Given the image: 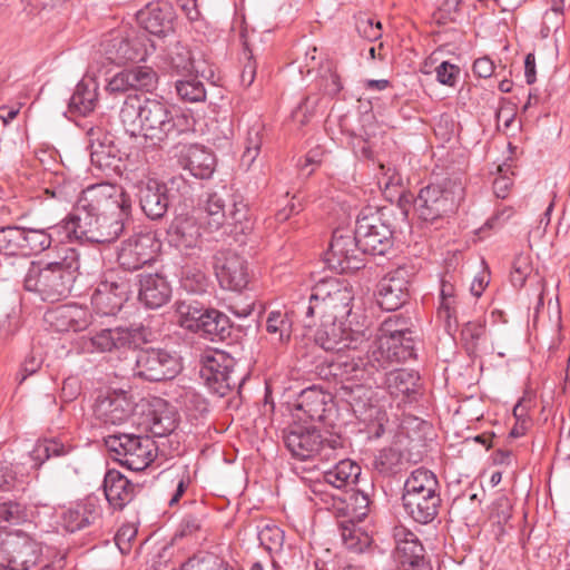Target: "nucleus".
I'll use <instances>...</instances> for the list:
<instances>
[{
  "label": "nucleus",
  "mask_w": 570,
  "mask_h": 570,
  "mask_svg": "<svg viewBox=\"0 0 570 570\" xmlns=\"http://www.w3.org/2000/svg\"><path fill=\"white\" fill-rule=\"evenodd\" d=\"M80 268L79 253L71 247L62 248L59 261L45 266L31 264L24 277V288L39 293L43 299L58 301L69 294Z\"/></svg>",
  "instance_id": "1"
},
{
  "label": "nucleus",
  "mask_w": 570,
  "mask_h": 570,
  "mask_svg": "<svg viewBox=\"0 0 570 570\" xmlns=\"http://www.w3.org/2000/svg\"><path fill=\"white\" fill-rule=\"evenodd\" d=\"M203 212V224L209 233L245 234L252 228L247 205L225 187L207 194Z\"/></svg>",
  "instance_id": "2"
},
{
  "label": "nucleus",
  "mask_w": 570,
  "mask_h": 570,
  "mask_svg": "<svg viewBox=\"0 0 570 570\" xmlns=\"http://www.w3.org/2000/svg\"><path fill=\"white\" fill-rule=\"evenodd\" d=\"M464 197L465 187L460 177L444 178L421 188L413 208L421 220L432 223L454 212Z\"/></svg>",
  "instance_id": "3"
},
{
  "label": "nucleus",
  "mask_w": 570,
  "mask_h": 570,
  "mask_svg": "<svg viewBox=\"0 0 570 570\" xmlns=\"http://www.w3.org/2000/svg\"><path fill=\"white\" fill-rule=\"evenodd\" d=\"M352 288L346 282L326 278L316 283L303 308L306 318L318 315L321 318L346 320L352 312Z\"/></svg>",
  "instance_id": "4"
},
{
  "label": "nucleus",
  "mask_w": 570,
  "mask_h": 570,
  "mask_svg": "<svg viewBox=\"0 0 570 570\" xmlns=\"http://www.w3.org/2000/svg\"><path fill=\"white\" fill-rule=\"evenodd\" d=\"M115 461L132 471H142L156 459L157 444L148 435L117 433L105 439Z\"/></svg>",
  "instance_id": "5"
},
{
  "label": "nucleus",
  "mask_w": 570,
  "mask_h": 570,
  "mask_svg": "<svg viewBox=\"0 0 570 570\" xmlns=\"http://www.w3.org/2000/svg\"><path fill=\"white\" fill-rule=\"evenodd\" d=\"M140 132L154 144L175 138L185 131L187 119L169 105L157 99H145Z\"/></svg>",
  "instance_id": "6"
},
{
  "label": "nucleus",
  "mask_w": 570,
  "mask_h": 570,
  "mask_svg": "<svg viewBox=\"0 0 570 570\" xmlns=\"http://www.w3.org/2000/svg\"><path fill=\"white\" fill-rule=\"evenodd\" d=\"M176 313L180 326L202 333L212 341L223 340L229 330L228 317L217 309L204 307L196 301H179Z\"/></svg>",
  "instance_id": "7"
},
{
  "label": "nucleus",
  "mask_w": 570,
  "mask_h": 570,
  "mask_svg": "<svg viewBox=\"0 0 570 570\" xmlns=\"http://www.w3.org/2000/svg\"><path fill=\"white\" fill-rule=\"evenodd\" d=\"M101 46L106 59L116 65L145 61L149 55L160 47L155 40L149 39L146 33L136 31H115L104 40Z\"/></svg>",
  "instance_id": "8"
},
{
  "label": "nucleus",
  "mask_w": 570,
  "mask_h": 570,
  "mask_svg": "<svg viewBox=\"0 0 570 570\" xmlns=\"http://www.w3.org/2000/svg\"><path fill=\"white\" fill-rule=\"evenodd\" d=\"M131 293V278L121 272L109 271L104 274L91 295L92 308L104 316L116 315Z\"/></svg>",
  "instance_id": "9"
},
{
  "label": "nucleus",
  "mask_w": 570,
  "mask_h": 570,
  "mask_svg": "<svg viewBox=\"0 0 570 570\" xmlns=\"http://www.w3.org/2000/svg\"><path fill=\"white\" fill-rule=\"evenodd\" d=\"M355 233L364 253L384 255L393 246L391 226L379 210H362L356 219Z\"/></svg>",
  "instance_id": "10"
},
{
  "label": "nucleus",
  "mask_w": 570,
  "mask_h": 570,
  "mask_svg": "<svg viewBox=\"0 0 570 570\" xmlns=\"http://www.w3.org/2000/svg\"><path fill=\"white\" fill-rule=\"evenodd\" d=\"M78 202L99 215L129 214L131 202L122 187L100 183L82 190Z\"/></svg>",
  "instance_id": "11"
},
{
  "label": "nucleus",
  "mask_w": 570,
  "mask_h": 570,
  "mask_svg": "<svg viewBox=\"0 0 570 570\" xmlns=\"http://www.w3.org/2000/svg\"><path fill=\"white\" fill-rule=\"evenodd\" d=\"M361 243L356 233L347 228H337L333 233L326 256L328 266L338 273H352L364 266Z\"/></svg>",
  "instance_id": "12"
},
{
  "label": "nucleus",
  "mask_w": 570,
  "mask_h": 570,
  "mask_svg": "<svg viewBox=\"0 0 570 570\" xmlns=\"http://www.w3.org/2000/svg\"><path fill=\"white\" fill-rule=\"evenodd\" d=\"M140 338L139 328H101L79 337L77 344L82 353H106L136 346Z\"/></svg>",
  "instance_id": "13"
},
{
  "label": "nucleus",
  "mask_w": 570,
  "mask_h": 570,
  "mask_svg": "<svg viewBox=\"0 0 570 570\" xmlns=\"http://www.w3.org/2000/svg\"><path fill=\"white\" fill-rule=\"evenodd\" d=\"M40 556V544L23 532L9 533L0 543V563L9 570H29Z\"/></svg>",
  "instance_id": "14"
},
{
  "label": "nucleus",
  "mask_w": 570,
  "mask_h": 570,
  "mask_svg": "<svg viewBox=\"0 0 570 570\" xmlns=\"http://www.w3.org/2000/svg\"><path fill=\"white\" fill-rule=\"evenodd\" d=\"M416 271L414 265L404 264L389 272L380 282L379 305L386 311L403 306L410 297V286Z\"/></svg>",
  "instance_id": "15"
},
{
  "label": "nucleus",
  "mask_w": 570,
  "mask_h": 570,
  "mask_svg": "<svg viewBox=\"0 0 570 570\" xmlns=\"http://www.w3.org/2000/svg\"><path fill=\"white\" fill-rule=\"evenodd\" d=\"M132 371L135 376L159 382L175 377L179 371V363L166 350L150 347L137 352Z\"/></svg>",
  "instance_id": "16"
},
{
  "label": "nucleus",
  "mask_w": 570,
  "mask_h": 570,
  "mask_svg": "<svg viewBox=\"0 0 570 570\" xmlns=\"http://www.w3.org/2000/svg\"><path fill=\"white\" fill-rule=\"evenodd\" d=\"M233 367L234 360L216 351L203 356L199 375L213 393L225 396L237 383Z\"/></svg>",
  "instance_id": "17"
},
{
  "label": "nucleus",
  "mask_w": 570,
  "mask_h": 570,
  "mask_svg": "<svg viewBox=\"0 0 570 570\" xmlns=\"http://www.w3.org/2000/svg\"><path fill=\"white\" fill-rule=\"evenodd\" d=\"M159 244L151 233H141L121 243L117 254L119 266L124 271H137L154 261Z\"/></svg>",
  "instance_id": "18"
},
{
  "label": "nucleus",
  "mask_w": 570,
  "mask_h": 570,
  "mask_svg": "<svg viewBox=\"0 0 570 570\" xmlns=\"http://www.w3.org/2000/svg\"><path fill=\"white\" fill-rule=\"evenodd\" d=\"M135 405L130 395L124 391H112L100 395L94 406L97 421L106 426H118L128 422L135 415Z\"/></svg>",
  "instance_id": "19"
},
{
  "label": "nucleus",
  "mask_w": 570,
  "mask_h": 570,
  "mask_svg": "<svg viewBox=\"0 0 570 570\" xmlns=\"http://www.w3.org/2000/svg\"><path fill=\"white\" fill-rule=\"evenodd\" d=\"M214 269L223 288L240 292L249 282L246 261L235 252L218 250L214 256Z\"/></svg>",
  "instance_id": "20"
},
{
  "label": "nucleus",
  "mask_w": 570,
  "mask_h": 570,
  "mask_svg": "<svg viewBox=\"0 0 570 570\" xmlns=\"http://www.w3.org/2000/svg\"><path fill=\"white\" fill-rule=\"evenodd\" d=\"M138 23L159 42L174 35V11L167 2H150L136 14Z\"/></svg>",
  "instance_id": "21"
},
{
  "label": "nucleus",
  "mask_w": 570,
  "mask_h": 570,
  "mask_svg": "<svg viewBox=\"0 0 570 570\" xmlns=\"http://www.w3.org/2000/svg\"><path fill=\"white\" fill-rule=\"evenodd\" d=\"M284 443L292 456L301 460H312L324 451V439L315 429L295 428L284 436Z\"/></svg>",
  "instance_id": "22"
},
{
  "label": "nucleus",
  "mask_w": 570,
  "mask_h": 570,
  "mask_svg": "<svg viewBox=\"0 0 570 570\" xmlns=\"http://www.w3.org/2000/svg\"><path fill=\"white\" fill-rule=\"evenodd\" d=\"M98 216L99 214L77 202L73 210L60 223L65 238L92 243V238L100 235L95 232Z\"/></svg>",
  "instance_id": "23"
},
{
  "label": "nucleus",
  "mask_w": 570,
  "mask_h": 570,
  "mask_svg": "<svg viewBox=\"0 0 570 570\" xmlns=\"http://www.w3.org/2000/svg\"><path fill=\"white\" fill-rule=\"evenodd\" d=\"M157 83V73L146 66L135 67L116 73L107 83L110 94H125L129 90H150Z\"/></svg>",
  "instance_id": "24"
},
{
  "label": "nucleus",
  "mask_w": 570,
  "mask_h": 570,
  "mask_svg": "<svg viewBox=\"0 0 570 570\" xmlns=\"http://www.w3.org/2000/svg\"><path fill=\"white\" fill-rule=\"evenodd\" d=\"M167 186L156 179L141 180L138 184V199L142 212L150 219L163 218L169 206Z\"/></svg>",
  "instance_id": "25"
},
{
  "label": "nucleus",
  "mask_w": 570,
  "mask_h": 570,
  "mask_svg": "<svg viewBox=\"0 0 570 570\" xmlns=\"http://www.w3.org/2000/svg\"><path fill=\"white\" fill-rule=\"evenodd\" d=\"M179 165L194 177L208 179L216 169L215 155L202 145L183 146L178 154Z\"/></svg>",
  "instance_id": "26"
},
{
  "label": "nucleus",
  "mask_w": 570,
  "mask_h": 570,
  "mask_svg": "<svg viewBox=\"0 0 570 570\" xmlns=\"http://www.w3.org/2000/svg\"><path fill=\"white\" fill-rule=\"evenodd\" d=\"M395 558L405 570H432L424 557V548L417 537L405 530L395 533Z\"/></svg>",
  "instance_id": "27"
},
{
  "label": "nucleus",
  "mask_w": 570,
  "mask_h": 570,
  "mask_svg": "<svg viewBox=\"0 0 570 570\" xmlns=\"http://www.w3.org/2000/svg\"><path fill=\"white\" fill-rule=\"evenodd\" d=\"M101 515L102 509L99 500L88 497L63 511L62 525L69 532L80 531L97 523Z\"/></svg>",
  "instance_id": "28"
},
{
  "label": "nucleus",
  "mask_w": 570,
  "mask_h": 570,
  "mask_svg": "<svg viewBox=\"0 0 570 570\" xmlns=\"http://www.w3.org/2000/svg\"><path fill=\"white\" fill-rule=\"evenodd\" d=\"M346 320L321 318V325L315 334V342L323 350L341 352L345 348H354Z\"/></svg>",
  "instance_id": "29"
},
{
  "label": "nucleus",
  "mask_w": 570,
  "mask_h": 570,
  "mask_svg": "<svg viewBox=\"0 0 570 570\" xmlns=\"http://www.w3.org/2000/svg\"><path fill=\"white\" fill-rule=\"evenodd\" d=\"M409 341L403 346H394L384 344L382 340L376 337L371 350L367 353V362L365 366L370 368L371 376L380 370H386L391 364L405 362L414 357V353L410 352ZM373 380V377H371Z\"/></svg>",
  "instance_id": "30"
},
{
  "label": "nucleus",
  "mask_w": 570,
  "mask_h": 570,
  "mask_svg": "<svg viewBox=\"0 0 570 570\" xmlns=\"http://www.w3.org/2000/svg\"><path fill=\"white\" fill-rule=\"evenodd\" d=\"M141 421L137 422L142 426L145 432H150L155 436H165L171 433L176 428V420L173 412L165 404L157 402L156 404H141Z\"/></svg>",
  "instance_id": "31"
},
{
  "label": "nucleus",
  "mask_w": 570,
  "mask_h": 570,
  "mask_svg": "<svg viewBox=\"0 0 570 570\" xmlns=\"http://www.w3.org/2000/svg\"><path fill=\"white\" fill-rule=\"evenodd\" d=\"M107 501L114 509L122 510L132 501L140 488L116 470H109L104 480Z\"/></svg>",
  "instance_id": "32"
},
{
  "label": "nucleus",
  "mask_w": 570,
  "mask_h": 570,
  "mask_svg": "<svg viewBox=\"0 0 570 570\" xmlns=\"http://www.w3.org/2000/svg\"><path fill=\"white\" fill-rule=\"evenodd\" d=\"M403 507L407 515L420 524L432 522L441 507V497L439 494H415L402 495Z\"/></svg>",
  "instance_id": "33"
},
{
  "label": "nucleus",
  "mask_w": 570,
  "mask_h": 570,
  "mask_svg": "<svg viewBox=\"0 0 570 570\" xmlns=\"http://www.w3.org/2000/svg\"><path fill=\"white\" fill-rule=\"evenodd\" d=\"M169 242L179 249L196 248L202 240L200 226L190 215L176 216L167 230Z\"/></svg>",
  "instance_id": "34"
},
{
  "label": "nucleus",
  "mask_w": 570,
  "mask_h": 570,
  "mask_svg": "<svg viewBox=\"0 0 570 570\" xmlns=\"http://www.w3.org/2000/svg\"><path fill=\"white\" fill-rule=\"evenodd\" d=\"M170 295V285L163 275H140L138 298L146 307L159 308L169 301Z\"/></svg>",
  "instance_id": "35"
},
{
  "label": "nucleus",
  "mask_w": 570,
  "mask_h": 570,
  "mask_svg": "<svg viewBox=\"0 0 570 570\" xmlns=\"http://www.w3.org/2000/svg\"><path fill=\"white\" fill-rule=\"evenodd\" d=\"M411 320L402 315H392L384 320L377 328L376 337L384 344L403 346L409 341L410 352L414 353L413 332Z\"/></svg>",
  "instance_id": "36"
},
{
  "label": "nucleus",
  "mask_w": 570,
  "mask_h": 570,
  "mask_svg": "<svg viewBox=\"0 0 570 570\" xmlns=\"http://www.w3.org/2000/svg\"><path fill=\"white\" fill-rule=\"evenodd\" d=\"M328 374L340 384L338 389H343L344 385H351L356 382L372 381L371 371L361 358L332 362L328 365Z\"/></svg>",
  "instance_id": "37"
},
{
  "label": "nucleus",
  "mask_w": 570,
  "mask_h": 570,
  "mask_svg": "<svg viewBox=\"0 0 570 570\" xmlns=\"http://www.w3.org/2000/svg\"><path fill=\"white\" fill-rule=\"evenodd\" d=\"M331 401V394L316 386H312L302 391L298 396L296 410L301 411L305 419L311 421H324L327 405Z\"/></svg>",
  "instance_id": "38"
},
{
  "label": "nucleus",
  "mask_w": 570,
  "mask_h": 570,
  "mask_svg": "<svg viewBox=\"0 0 570 570\" xmlns=\"http://www.w3.org/2000/svg\"><path fill=\"white\" fill-rule=\"evenodd\" d=\"M171 397L189 420H197L208 411L205 397L193 386H175L171 390Z\"/></svg>",
  "instance_id": "39"
},
{
  "label": "nucleus",
  "mask_w": 570,
  "mask_h": 570,
  "mask_svg": "<svg viewBox=\"0 0 570 570\" xmlns=\"http://www.w3.org/2000/svg\"><path fill=\"white\" fill-rule=\"evenodd\" d=\"M420 376L405 368L391 370L385 373L384 385L391 395L411 397L417 393Z\"/></svg>",
  "instance_id": "40"
},
{
  "label": "nucleus",
  "mask_w": 570,
  "mask_h": 570,
  "mask_svg": "<svg viewBox=\"0 0 570 570\" xmlns=\"http://www.w3.org/2000/svg\"><path fill=\"white\" fill-rule=\"evenodd\" d=\"M164 42H159L157 49L166 52V61L169 67L177 73H186L190 76L193 72L204 76V70H200L199 65L194 60L190 50L183 46L179 41L170 43L169 48L165 50Z\"/></svg>",
  "instance_id": "41"
},
{
  "label": "nucleus",
  "mask_w": 570,
  "mask_h": 570,
  "mask_svg": "<svg viewBox=\"0 0 570 570\" xmlns=\"http://www.w3.org/2000/svg\"><path fill=\"white\" fill-rule=\"evenodd\" d=\"M90 160L98 169L115 170L119 167L121 156L112 140L105 136L104 140L91 138Z\"/></svg>",
  "instance_id": "42"
},
{
  "label": "nucleus",
  "mask_w": 570,
  "mask_h": 570,
  "mask_svg": "<svg viewBox=\"0 0 570 570\" xmlns=\"http://www.w3.org/2000/svg\"><path fill=\"white\" fill-rule=\"evenodd\" d=\"M24 238L26 256L39 254L48 249L52 244L55 234H61L60 224L48 225L47 227L21 226Z\"/></svg>",
  "instance_id": "43"
},
{
  "label": "nucleus",
  "mask_w": 570,
  "mask_h": 570,
  "mask_svg": "<svg viewBox=\"0 0 570 570\" xmlns=\"http://www.w3.org/2000/svg\"><path fill=\"white\" fill-rule=\"evenodd\" d=\"M361 475V466L350 460H340L335 465L324 471V481L336 489L347 488L357 482Z\"/></svg>",
  "instance_id": "44"
},
{
  "label": "nucleus",
  "mask_w": 570,
  "mask_h": 570,
  "mask_svg": "<svg viewBox=\"0 0 570 570\" xmlns=\"http://www.w3.org/2000/svg\"><path fill=\"white\" fill-rule=\"evenodd\" d=\"M145 99L138 95H129L119 111V119L126 132L132 137H136L141 129Z\"/></svg>",
  "instance_id": "45"
},
{
  "label": "nucleus",
  "mask_w": 570,
  "mask_h": 570,
  "mask_svg": "<svg viewBox=\"0 0 570 570\" xmlns=\"http://www.w3.org/2000/svg\"><path fill=\"white\" fill-rule=\"evenodd\" d=\"M264 125L256 120L247 130L244 140V151L240 157V166L246 170H252L257 160L264 141Z\"/></svg>",
  "instance_id": "46"
},
{
  "label": "nucleus",
  "mask_w": 570,
  "mask_h": 570,
  "mask_svg": "<svg viewBox=\"0 0 570 570\" xmlns=\"http://www.w3.org/2000/svg\"><path fill=\"white\" fill-rule=\"evenodd\" d=\"M98 101L97 87L95 83L81 81L77 85L69 99V111L79 116H87L96 108Z\"/></svg>",
  "instance_id": "47"
},
{
  "label": "nucleus",
  "mask_w": 570,
  "mask_h": 570,
  "mask_svg": "<svg viewBox=\"0 0 570 570\" xmlns=\"http://www.w3.org/2000/svg\"><path fill=\"white\" fill-rule=\"evenodd\" d=\"M292 320L287 312L272 311L266 318V332L273 345L288 343L292 335Z\"/></svg>",
  "instance_id": "48"
},
{
  "label": "nucleus",
  "mask_w": 570,
  "mask_h": 570,
  "mask_svg": "<svg viewBox=\"0 0 570 570\" xmlns=\"http://www.w3.org/2000/svg\"><path fill=\"white\" fill-rule=\"evenodd\" d=\"M439 481L433 472L419 468L410 474L404 483L403 494H439Z\"/></svg>",
  "instance_id": "49"
},
{
  "label": "nucleus",
  "mask_w": 570,
  "mask_h": 570,
  "mask_svg": "<svg viewBox=\"0 0 570 570\" xmlns=\"http://www.w3.org/2000/svg\"><path fill=\"white\" fill-rule=\"evenodd\" d=\"M180 288L193 295H203L210 287V281L198 265H185L180 272Z\"/></svg>",
  "instance_id": "50"
},
{
  "label": "nucleus",
  "mask_w": 570,
  "mask_h": 570,
  "mask_svg": "<svg viewBox=\"0 0 570 570\" xmlns=\"http://www.w3.org/2000/svg\"><path fill=\"white\" fill-rule=\"evenodd\" d=\"M370 382H356L338 389L340 395L352 406L354 413H361L370 405L373 394Z\"/></svg>",
  "instance_id": "51"
},
{
  "label": "nucleus",
  "mask_w": 570,
  "mask_h": 570,
  "mask_svg": "<svg viewBox=\"0 0 570 570\" xmlns=\"http://www.w3.org/2000/svg\"><path fill=\"white\" fill-rule=\"evenodd\" d=\"M128 214L99 215L96 223V233L99 237H94L92 243H111L116 240L124 230V217Z\"/></svg>",
  "instance_id": "52"
},
{
  "label": "nucleus",
  "mask_w": 570,
  "mask_h": 570,
  "mask_svg": "<svg viewBox=\"0 0 570 570\" xmlns=\"http://www.w3.org/2000/svg\"><path fill=\"white\" fill-rule=\"evenodd\" d=\"M23 233L21 226L0 228V253L8 256H26Z\"/></svg>",
  "instance_id": "53"
},
{
  "label": "nucleus",
  "mask_w": 570,
  "mask_h": 570,
  "mask_svg": "<svg viewBox=\"0 0 570 570\" xmlns=\"http://www.w3.org/2000/svg\"><path fill=\"white\" fill-rule=\"evenodd\" d=\"M403 463L402 452L394 448L381 450L373 461V469L382 475H391L401 470Z\"/></svg>",
  "instance_id": "54"
},
{
  "label": "nucleus",
  "mask_w": 570,
  "mask_h": 570,
  "mask_svg": "<svg viewBox=\"0 0 570 570\" xmlns=\"http://www.w3.org/2000/svg\"><path fill=\"white\" fill-rule=\"evenodd\" d=\"M340 530L342 540L347 549L361 552L370 546V537L357 528L354 522L342 521Z\"/></svg>",
  "instance_id": "55"
},
{
  "label": "nucleus",
  "mask_w": 570,
  "mask_h": 570,
  "mask_svg": "<svg viewBox=\"0 0 570 570\" xmlns=\"http://www.w3.org/2000/svg\"><path fill=\"white\" fill-rule=\"evenodd\" d=\"M69 449L57 440H43L37 442L30 455L36 465H41L50 458L66 455Z\"/></svg>",
  "instance_id": "56"
},
{
  "label": "nucleus",
  "mask_w": 570,
  "mask_h": 570,
  "mask_svg": "<svg viewBox=\"0 0 570 570\" xmlns=\"http://www.w3.org/2000/svg\"><path fill=\"white\" fill-rule=\"evenodd\" d=\"M176 92L178 97L186 102H200L206 99V90L204 83L196 77L177 80Z\"/></svg>",
  "instance_id": "57"
},
{
  "label": "nucleus",
  "mask_w": 570,
  "mask_h": 570,
  "mask_svg": "<svg viewBox=\"0 0 570 570\" xmlns=\"http://www.w3.org/2000/svg\"><path fill=\"white\" fill-rule=\"evenodd\" d=\"M261 544L271 553H278L283 549L285 534L276 524H266L258 532Z\"/></svg>",
  "instance_id": "58"
},
{
  "label": "nucleus",
  "mask_w": 570,
  "mask_h": 570,
  "mask_svg": "<svg viewBox=\"0 0 570 570\" xmlns=\"http://www.w3.org/2000/svg\"><path fill=\"white\" fill-rule=\"evenodd\" d=\"M461 2L462 0H443L434 11L433 20L440 26L456 22L461 14Z\"/></svg>",
  "instance_id": "59"
},
{
  "label": "nucleus",
  "mask_w": 570,
  "mask_h": 570,
  "mask_svg": "<svg viewBox=\"0 0 570 570\" xmlns=\"http://www.w3.org/2000/svg\"><path fill=\"white\" fill-rule=\"evenodd\" d=\"M71 307L61 305L47 313V321L59 332L71 331Z\"/></svg>",
  "instance_id": "60"
},
{
  "label": "nucleus",
  "mask_w": 570,
  "mask_h": 570,
  "mask_svg": "<svg viewBox=\"0 0 570 570\" xmlns=\"http://www.w3.org/2000/svg\"><path fill=\"white\" fill-rule=\"evenodd\" d=\"M461 334L468 350L474 353L478 348L479 341L482 340L485 334V327L481 323L468 322L464 324Z\"/></svg>",
  "instance_id": "61"
},
{
  "label": "nucleus",
  "mask_w": 570,
  "mask_h": 570,
  "mask_svg": "<svg viewBox=\"0 0 570 570\" xmlns=\"http://www.w3.org/2000/svg\"><path fill=\"white\" fill-rule=\"evenodd\" d=\"M26 518V509L16 501H0V522L18 523Z\"/></svg>",
  "instance_id": "62"
},
{
  "label": "nucleus",
  "mask_w": 570,
  "mask_h": 570,
  "mask_svg": "<svg viewBox=\"0 0 570 570\" xmlns=\"http://www.w3.org/2000/svg\"><path fill=\"white\" fill-rule=\"evenodd\" d=\"M202 531V520L199 517L194 514H188L184 517L178 524V528L175 532L174 540L178 538H196L197 534Z\"/></svg>",
  "instance_id": "63"
},
{
  "label": "nucleus",
  "mask_w": 570,
  "mask_h": 570,
  "mask_svg": "<svg viewBox=\"0 0 570 570\" xmlns=\"http://www.w3.org/2000/svg\"><path fill=\"white\" fill-rule=\"evenodd\" d=\"M456 297L440 298V305L438 308V316L445 323V327L450 331L453 326L458 325L456 320Z\"/></svg>",
  "instance_id": "64"
}]
</instances>
